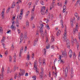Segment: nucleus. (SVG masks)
<instances>
[{"label": "nucleus", "instance_id": "bf43d9fd", "mask_svg": "<svg viewBox=\"0 0 80 80\" xmlns=\"http://www.w3.org/2000/svg\"><path fill=\"white\" fill-rule=\"evenodd\" d=\"M39 62L40 63H42V60H41L40 59L39 60Z\"/></svg>", "mask_w": 80, "mask_h": 80}, {"label": "nucleus", "instance_id": "0e129e2a", "mask_svg": "<svg viewBox=\"0 0 80 80\" xmlns=\"http://www.w3.org/2000/svg\"><path fill=\"white\" fill-rule=\"evenodd\" d=\"M59 59H60V60H61V59H62V57H61V55H60L59 56Z\"/></svg>", "mask_w": 80, "mask_h": 80}, {"label": "nucleus", "instance_id": "c756f323", "mask_svg": "<svg viewBox=\"0 0 80 80\" xmlns=\"http://www.w3.org/2000/svg\"><path fill=\"white\" fill-rule=\"evenodd\" d=\"M71 74H73V68H72L71 70Z\"/></svg>", "mask_w": 80, "mask_h": 80}, {"label": "nucleus", "instance_id": "2f4dec72", "mask_svg": "<svg viewBox=\"0 0 80 80\" xmlns=\"http://www.w3.org/2000/svg\"><path fill=\"white\" fill-rule=\"evenodd\" d=\"M2 27H1V28H0V33H3V30L2 29Z\"/></svg>", "mask_w": 80, "mask_h": 80}, {"label": "nucleus", "instance_id": "f257e3e1", "mask_svg": "<svg viewBox=\"0 0 80 80\" xmlns=\"http://www.w3.org/2000/svg\"><path fill=\"white\" fill-rule=\"evenodd\" d=\"M37 61H35L34 62V69L36 70V73L37 74V75H38L39 74V72H38V70H37Z\"/></svg>", "mask_w": 80, "mask_h": 80}, {"label": "nucleus", "instance_id": "f8f14e48", "mask_svg": "<svg viewBox=\"0 0 80 80\" xmlns=\"http://www.w3.org/2000/svg\"><path fill=\"white\" fill-rule=\"evenodd\" d=\"M43 75L42 74H40L39 78L41 80H43Z\"/></svg>", "mask_w": 80, "mask_h": 80}, {"label": "nucleus", "instance_id": "864d4df0", "mask_svg": "<svg viewBox=\"0 0 80 80\" xmlns=\"http://www.w3.org/2000/svg\"><path fill=\"white\" fill-rule=\"evenodd\" d=\"M36 44H37V42H35V41H34V42L33 44L34 46H35V45H36Z\"/></svg>", "mask_w": 80, "mask_h": 80}, {"label": "nucleus", "instance_id": "e433bc0d", "mask_svg": "<svg viewBox=\"0 0 80 80\" xmlns=\"http://www.w3.org/2000/svg\"><path fill=\"white\" fill-rule=\"evenodd\" d=\"M46 28H47L48 29V30H49L50 29V27H49V26L48 25H47L46 26Z\"/></svg>", "mask_w": 80, "mask_h": 80}, {"label": "nucleus", "instance_id": "7c9ffc66", "mask_svg": "<svg viewBox=\"0 0 80 80\" xmlns=\"http://www.w3.org/2000/svg\"><path fill=\"white\" fill-rule=\"evenodd\" d=\"M36 77L37 76H36L34 75L33 76H32V78H33V80H36Z\"/></svg>", "mask_w": 80, "mask_h": 80}, {"label": "nucleus", "instance_id": "052dcab7", "mask_svg": "<svg viewBox=\"0 0 80 80\" xmlns=\"http://www.w3.org/2000/svg\"><path fill=\"white\" fill-rule=\"evenodd\" d=\"M11 32V30H9V31H8L7 32V33H9V32Z\"/></svg>", "mask_w": 80, "mask_h": 80}, {"label": "nucleus", "instance_id": "49530a36", "mask_svg": "<svg viewBox=\"0 0 80 80\" xmlns=\"http://www.w3.org/2000/svg\"><path fill=\"white\" fill-rule=\"evenodd\" d=\"M14 61L15 62H16V58H15V57H16V56H14Z\"/></svg>", "mask_w": 80, "mask_h": 80}, {"label": "nucleus", "instance_id": "4d7b16f0", "mask_svg": "<svg viewBox=\"0 0 80 80\" xmlns=\"http://www.w3.org/2000/svg\"><path fill=\"white\" fill-rule=\"evenodd\" d=\"M11 48H12V49H14V46H13V45L12 44L11 46Z\"/></svg>", "mask_w": 80, "mask_h": 80}, {"label": "nucleus", "instance_id": "de8ad7c7", "mask_svg": "<svg viewBox=\"0 0 80 80\" xmlns=\"http://www.w3.org/2000/svg\"><path fill=\"white\" fill-rule=\"evenodd\" d=\"M46 43H47V42H48V38H46Z\"/></svg>", "mask_w": 80, "mask_h": 80}, {"label": "nucleus", "instance_id": "72a5a7b5", "mask_svg": "<svg viewBox=\"0 0 80 80\" xmlns=\"http://www.w3.org/2000/svg\"><path fill=\"white\" fill-rule=\"evenodd\" d=\"M10 68L8 67V71H7V73H8L10 72Z\"/></svg>", "mask_w": 80, "mask_h": 80}, {"label": "nucleus", "instance_id": "412c9836", "mask_svg": "<svg viewBox=\"0 0 80 80\" xmlns=\"http://www.w3.org/2000/svg\"><path fill=\"white\" fill-rule=\"evenodd\" d=\"M35 8V6H34L33 7V8L32 9V11H31L32 13H33V12H34Z\"/></svg>", "mask_w": 80, "mask_h": 80}, {"label": "nucleus", "instance_id": "09e8293b", "mask_svg": "<svg viewBox=\"0 0 80 80\" xmlns=\"http://www.w3.org/2000/svg\"><path fill=\"white\" fill-rule=\"evenodd\" d=\"M66 8H67V7L65 6H64L63 7V9H64V10H65Z\"/></svg>", "mask_w": 80, "mask_h": 80}, {"label": "nucleus", "instance_id": "aec40b11", "mask_svg": "<svg viewBox=\"0 0 80 80\" xmlns=\"http://www.w3.org/2000/svg\"><path fill=\"white\" fill-rule=\"evenodd\" d=\"M71 25L72 27L73 26V20H71Z\"/></svg>", "mask_w": 80, "mask_h": 80}, {"label": "nucleus", "instance_id": "37998d69", "mask_svg": "<svg viewBox=\"0 0 80 80\" xmlns=\"http://www.w3.org/2000/svg\"><path fill=\"white\" fill-rule=\"evenodd\" d=\"M9 62H12V57L11 56H9Z\"/></svg>", "mask_w": 80, "mask_h": 80}, {"label": "nucleus", "instance_id": "58836bf2", "mask_svg": "<svg viewBox=\"0 0 80 80\" xmlns=\"http://www.w3.org/2000/svg\"><path fill=\"white\" fill-rule=\"evenodd\" d=\"M78 60H80V52H79V55H78Z\"/></svg>", "mask_w": 80, "mask_h": 80}, {"label": "nucleus", "instance_id": "f03ea898", "mask_svg": "<svg viewBox=\"0 0 80 80\" xmlns=\"http://www.w3.org/2000/svg\"><path fill=\"white\" fill-rule=\"evenodd\" d=\"M66 46L67 48H70V42L68 39L66 41Z\"/></svg>", "mask_w": 80, "mask_h": 80}, {"label": "nucleus", "instance_id": "393cba45", "mask_svg": "<svg viewBox=\"0 0 80 80\" xmlns=\"http://www.w3.org/2000/svg\"><path fill=\"white\" fill-rule=\"evenodd\" d=\"M0 78L1 79V80H3V75L2 74V75H0Z\"/></svg>", "mask_w": 80, "mask_h": 80}, {"label": "nucleus", "instance_id": "a19ab883", "mask_svg": "<svg viewBox=\"0 0 80 80\" xmlns=\"http://www.w3.org/2000/svg\"><path fill=\"white\" fill-rule=\"evenodd\" d=\"M60 23H61V25H63V20H61Z\"/></svg>", "mask_w": 80, "mask_h": 80}, {"label": "nucleus", "instance_id": "6e6d98bb", "mask_svg": "<svg viewBox=\"0 0 80 80\" xmlns=\"http://www.w3.org/2000/svg\"><path fill=\"white\" fill-rule=\"evenodd\" d=\"M38 38H37L35 40L34 42H37L38 41Z\"/></svg>", "mask_w": 80, "mask_h": 80}, {"label": "nucleus", "instance_id": "4be33fe9", "mask_svg": "<svg viewBox=\"0 0 80 80\" xmlns=\"http://www.w3.org/2000/svg\"><path fill=\"white\" fill-rule=\"evenodd\" d=\"M55 40H54V37H53L51 39V42H54Z\"/></svg>", "mask_w": 80, "mask_h": 80}, {"label": "nucleus", "instance_id": "774afa93", "mask_svg": "<svg viewBox=\"0 0 80 80\" xmlns=\"http://www.w3.org/2000/svg\"><path fill=\"white\" fill-rule=\"evenodd\" d=\"M5 53V55H7V54H8V51H6Z\"/></svg>", "mask_w": 80, "mask_h": 80}, {"label": "nucleus", "instance_id": "9d476101", "mask_svg": "<svg viewBox=\"0 0 80 80\" xmlns=\"http://www.w3.org/2000/svg\"><path fill=\"white\" fill-rule=\"evenodd\" d=\"M23 33H21V36L20 37L21 38H20L21 41L20 42V43H22V41L23 40Z\"/></svg>", "mask_w": 80, "mask_h": 80}, {"label": "nucleus", "instance_id": "5fc2aeb1", "mask_svg": "<svg viewBox=\"0 0 80 80\" xmlns=\"http://www.w3.org/2000/svg\"><path fill=\"white\" fill-rule=\"evenodd\" d=\"M20 14V15H23V10H21V13Z\"/></svg>", "mask_w": 80, "mask_h": 80}, {"label": "nucleus", "instance_id": "b1692460", "mask_svg": "<svg viewBox=\"0 0 80 80\" xmlns=\"http://www.w3.org/2000/svg\"><path fill=\"white\" fill-rule=\"evenodd\" d=\"M80 0H78V1L76 2V3L75 4V7H76V6H77V5H78V3H79V2H80Z\"/></svg>", "mask_w": 80, "mask_h": 80}, {"label": "nucleus", "instance_id": "ea45409f", "mask_svg": "<svg viewBox=\"0 0 80 80\" xmlns=\"http://www.w3.org/2000/svg\"><path fill=\"white\" fill-rule=\"evenodd\" d=\"M50 48V45L46 46V49H49Z\"/></svg>", "mask_w": 80, "mask_h": 80}, {"label": "nucleus", "instance_id": "680f3d73", "mask_svg": "<svg viewBox=\"0 0 80 80\" xmlns=\"http://www.w3.org/2000/svg\"><path fill=\"white\" fill-rule=\"evenodd\" d=\"M27 47L25 46V49H24L25 51H27Z\"/></svg>", "mask_w": 80, "mask_h": 80}, {"label": "nucleus", "instance_id": "f704fd0d", "mask_svg": "<svg viewBox=\"0 0 80 80\" xmlns=\"http://www.w3.org/2000/svg\"><path fill=\"white\" fill-rule=\"evenodd\" d=\"M27 34H25L24 35V39H27Z\"/></svg>", "mask_w": 80, "mask_h": 80}, {"label": "nucleus", "instance_id": "9b49d317", "mask_svg": "<svg viewBox=\"0 0 80 80\" xmlns=\"http://www.w3.org/2000/svg\"><path fill=\"white\" fill-rule=\"evenodd\" d=\"M70 53V54L69 56L70 58H72V55L73 54V52H72V50H70L69 51V53Z\"/></svg>", "mask_w": 80, "mask_h": 80}, {"label": "nucleus", "instance_id": "a211bd4d", "mask_svg": "<svg viewBox=\"0 0 80 80\" xmlns=\"http://www.w3.org/2000/svg\"><path fill=\"white\" fill-rule=\"evenodd\" d=\"M5 37H3L2 39V40L1 41V43H3V42H5Z\"/></svg>", "mask_w": 80, "mask_h": 80}, {"label": "nucleus", "instance_id": "bb28decb", "mask_svg": "<svg viewBox=\"0 0 80 80\" xmlns=\"http://www.w3.org/2000/svg\"><path fill=\"white\" fill-rule=\"evenodd\" d=\"M67 53H64V54L62 53V57H66V56H67Z\"/></svg>", "mask_w": 80, "mask_h": 80}, {"label": "nucleus", "instance_id": "5701e85b", "mask_svg": "<svg viewBox=\"0 0 80 80\" xmlns=\"http://www.w3.org/2000/svg\"><path fill=\"white\" fill-rule=\"evenodd\" d=\"M29 13H30V12H29V11H28L26 13V15H25V17H27V16L28 15Z\"/></svg>", "mask_w": 80, "mask_h": 80}, {"label": "nucleus", "instance_id": "2eb2a0df", "mask_svg": "<svg viewBox=\"0 0 80 80\" xmlns=\"http://www.w3.org/2000/svg\"><path fill=\"white\" fill-rule=\"evenodd\" d=\"M39 32V31H37L36 34L35 35V36L36 37H39V34H38Z\"/></svg>", "mask_w": 80, "mask_h": 80}, {"label": "nucleus", "instance_id": "c9c22d12", "mask_svg": "<svg viewBox=\"0 0 80 80\" xmlns=\"http://www.w3.org/2000/svg\"><path fill=\"white\" fill-rule=\"evenodd\" d=\"M10 8H8L7 10L6 11V12L8 13V12H9V11H10Z\"/></svg>", "mask_w": 80, "mask_h": 80}, {"label": "nucleus", "instance_id": "20e7f679", "mask_svg": "<svg viewBox=\"0 0 80 80\" xmlns=\"http://www.w3.org/2000/svg\"><path fill=\"white\" fill-rule=\"evenodd\" d=\"M78 23L76 24L75 29H74L73 30V33H74L75 34L76 32H78Z\"/></svg>", "mask_w": 80, "mask_h": 80}, {"label": "nucleus", "instance_id": "3c124183", "mask_svg": "<svg viewBox=\"0 0 80 80\" xmlns=\"http://www.w3.org/2000/svg\"><path fill=\"white\" fill-rule=\"evenodd\" d=\"M19 18L20 19V20H22V16L21 15H19Z\"/></svg>", "mask_w": 80, "mask_h": 80}, {"label": "nucleus", "instance_id": "1a4fd4ad", "mask_svg": "<svg viewBox=\"0 0 80 80\" xmlns=\"http://www.w3.org/2000/svg\"><path fill=\"white\" fill-rule=\"evenodd\" d=\"M14 23H15L14 22H12V25L11 26V27L12 29V30H15L16 28H15V27H14Z\"/></svg>", "mask_w": 80, "mask_h": 80}, {"label": "nucleus", "instance_id": "dca6fc26", "mask_svg": "<svg viewBox=\"0 0 80 80\" xmlns=\"http://www.w3.org/2000/svg\"><path fill=\"white\" fill-rule=\"evenodd\" d=\"M52 75H54V77L55 78L57 76V72L56 73H55L54 72H52Z\"/></svg>", "mask_w": 80, "mask_h": 80}, {"label": "nucleus", "instance_id": "6ab92c4d", "mask_svg": "<svg viewBox=\"0 0 80 80\" xmlns=\"http://www.w3.org/2000/svg\"><path fill=\"white\" fill-rule=\"evenodd\" d=\"M39 32H41V33H43V30H42V27H41Z\"/></svg>", "mask_w": 80, "mask_h": 80}, {"label": "nucleus", "instance_id": "a878e982", "mask_svg": "<svg viewBox=\"0 0 80 80\" xmlns=\"http://www.w3.org/2000/svg\"><path fill=\"white\" fill-rule=\"evenodd\" d=\"M60 31L59 30L58 32L57 33V36H58V35H60Z\"/></svg>", "mask_w": 80, "mask_h": 80}, {"label": "nucleus", "instance_id": "a18cd8bd", "mask_svg": "<svg viewBox=\"0 0 80 80\" xmlns=\"http://www.w3.org/2000/svg\"><path fill=\"white\" fill-rule=\"evenodd\" d=\"M44 54L46 55V53H47V50L45 48L44 49Z\"/></svg>", "mask_w": 80, "mask_h": 80}, {"label": "nucleus", "instance_id": "f3484780", "mask_svg": "<svg viewBox=\"0 0 80 80\" xmlns=\"http://www.w3.org/2000/svg\"><path fill=\"white\" fill-rule=\"evenodd\" d=\"M27 58H28V60H29L30 59V54H29V52H28Z\"/></svg>", "mask_w": 80, "mask_h": 80}, {"label": "nucleus", "instance_id": "4468645a", "mask_svg": "<svg viewBox=\"0 0 80 80\" xmlns=\"http://www.w3.org/2000/svg\"><path fill=\"white\" fill-rule=\"evenodd\" d=\"M15 2H13L12 6H11L12 8H14L15 7Z\"/></svg>", "mask_w": 80, "mask_h": 80}, {"label": "nucleus", "instance_id": "338daca9", "mask_svg": "<svg viewBox=\"0 0 80 80\" xmlns=\"http://www.w3.org/2000/svg\"><path fill=\"white\" fill-rule=\"evenodd\" d=\"M28 73H26L25 74V76H28Z\"/></svg>", "mask_w": 80, "mask_h": 80}, {"label": "nucleus", "instance_id": "7ed1b4c3", "mask_svg": "<svg viewBox=\"0 0 80 80\" xmlns=\"http://www.w3.org/2000/svg\"><path fill=\"white\" fill-rule=\"evenodd\" d=\"M45 7L43 6L42 7V8L41 9V12L42 15H44L45 13Z\"/></svg>", "mask_w": 80, "mask_h": 80}, {"label": "nucleus", "instance_id": "0eeeda50", "mask_svg": "<svg viewBox=\"0 0 80 80\" xmlns=\"http://www.w3.org/2000/svg\"><path fill=\"white\" fill-rule=\"evenodd\" d=\"M4 12H5V8L3 9V11L1 13V15H2V19H4Z\"/></svg>", "mask_w": 80, "mask_h": 80}, {"label": "nucleus", "instance_id": "39448f33", "mask_svg": "<svg viewBox=\"0 0 80 80\" xmlns=\"http://www.w3.org/2000/svg\"><path fill=\"white\" fill-rule=\"evenodd\" d=\"M21 73H19V75L20 76H22V75H23L25 74V70H21V69H20Z\"/></svg>", "mask_w": 80, "mask_h": 80}, {"label": "nucleus", "instance_id": "69168bd1", "mask_svg": "<svg viewBox=\"0 0 80 80\" xmlns=\"http://www.w3.org/2000/svg\"><path fill=\"white\" fill-rule=\"evenodd\" d=\"M60 62L61 63H64V62L62 60H60Z\"/></svg>", "mask_w": 80, "mask_h": 80}, {"label": "nucleus", "instance_id": "473e14b6", "mask_svg": "<svg viewBox=\"0 0 80 80\" xmlns=\"http://www.w3.org/2000/svg\"><path fill=\"white\" fill-rule=\"evenodd\" d=\"M40 3L42 5H44V2H43V1H41L40 2Z\"/></svg>", "mask_w": 80, "mask_h": 80}, {"label": "nucleus", "instance_id": "c03bdc74", "mask_svg": "<svg viewBox=\"0 0 80 80\" xmlns=\"http://www.w3.org/2000/svg\"><path fill=\"white\" fill-rule=\"evenodd\" d=\"M41 35L42 37V38H44V34H43V33H41Z\"/></svg>", "mask_w": 80, "mask_h": 80}, {"label": "nucleus", "instance_id": "13d9d810", "mask_svg": "<svg viewBox=\"0 0 80 80\" xmlns=\"http://www.w3.org/2000/svg\"><path fill=\"white\" fill-rule=\"evenodd\" d=\"M67 0H66L65 1L64 4L65 5H67Z\"/></svg>", "mask_w": 80, "mask_h": 80}, {"label": "nucleus", "instance_id": "ddd939ff", "mask_svg": "<svg viewBox=\"0 0 80 80\" xmlns=\"http://www.w3.org/2000/svg\"><path fill=\"white\" fill-rule=\"evenodd\" d=\"M65 77H67V73L68 72V69H66L65 70Z\"/></svg>", "mask_w": 80, "mask_h": 80}, {"label": "nucleus", "instance_id": "c85d7f7f", "mask_svg": "<svg viewBox=\"0 0 80 80\" xmlns=\"http://www.w3.org/2000/svg\"><path fill=\"white\" fill-rule=\"evenodd\" d=\"M42 63L43 64L45 65V59L43 58L42 60Z\"/></svg>", "mask_w": 80, "mask_h": 80}, {"label": "nucleus", "instance_id": "8fccbe9b", "mask_svg": "<svg viewBox=\"0 0 80 80\" xmlns=\"http://www.w3.org/2000/svg\"><path fill=\"white\" fill-rule=\"evenodd\" d=\"M75 16L76 17H78V13L76 12V14H75Z\"/></svg>", "mask_w": 80, "mask_h": 80}, {"label": "nucleus", "instance_id": "603ef678", "mask_svg": "<svg viewBox=\"0 0 80 80\" xmlns=\"http://www.w3.org/2000/svg\"><path fill=\"white\" fill-rule=\"evenodd\" d=\"M73 58H75L76 57V55H75V53H73Z\"/></svg>", "mask_w": 80, "mask_h": 80}, {"label": "nucleus", "instance_id": "e2e57ef3", "mask_svg": "<svg viewBox=\"0 0 80 80\" xmlns=\"http://www.w3.org/2000/svg\"><path fill=\"white\" fill-rule=\"evenodd\" d=\"M70 75H71V78H72V77H73V74H71Z\"/></svg>", "mask_w": 80, "mask_h": 80}, {"label": "nucleus", "instance_id": "cd10ccee", "mask_svg": "<svg viewBox=\"0 0 80 80\" xmlns=\"http://www.w3.org/2000/svg\"><path fill=\"white\" fill-rule=\"evenodd\" d=\"M16 27H19V22H18V21H17V22H16Z\"/></svg>", "mask_w": 80, "mask_h": 80}, {"label": "nucleus", "instance_id": "79ce46f5", "mask_svg": "<svg viewBox=\"0 0 80 80\" xmlns=\"http://www.w3.org/2000/svg\"><path fill=\"white\" fill-rule=\"evenodd\" d=\"M26 26L27 27H28V26H29V23L28 21L26 22Z\"/></svg>", "mask_w": 80, "mask_h": 80}, {"label": "nucleus", "instance_id": "4c0bfd02", "mask_svg": "<svg viewBox=\"0 0 80 80\" xmlns=\"http://www.w3.org/2000/svg\"><path fill=\"white\" fill-rule=\"evenodd\" d=\"M50 17H51L50 13H49L48 16V18L49 19H50Z\"/></svg>", "mask_w": 80, "mask_h": 80}, {"label": "nucleus", "instance_id": "6e6552de", "mask_svg": "<svg viewBox=\"0 0 80 80\" xmlns=\"http://www.w3.org/2000/svg\"><path fill=\"white\" fill-rule=\"evenodd\" d=\"M65 32H64V42H65L66 41V40H67V31L66 30H65Z\"/></svg>", "mask_w": 80, "mask_h": 80}, {"label": "nucleus", "instance_id": "423d86ee", "mask_svg": "<svg viewBox=\"0 0 80 80\" xmlns=\"http://www.w3.org/2000/svg\"><path fill=\"white\" fill-rule=\"evenodd\" d=\"M23 52V47H22L21 48L20 52H19V57H20L22 56V53Z\"/></svg>", "mask_w": 80, "mask_h": 80}]
</instances>
